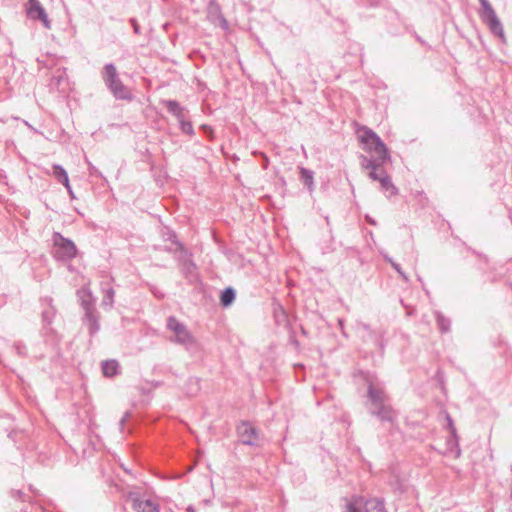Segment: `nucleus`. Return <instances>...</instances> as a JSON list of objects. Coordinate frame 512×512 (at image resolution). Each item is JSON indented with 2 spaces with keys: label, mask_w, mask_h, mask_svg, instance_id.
Returning <instances> with one entry per match:
<instances>
[{
  "label": "nucleus",
  "mask_w": 512,
  "mask_h": 512,
  "mask_svg": "<svg viewBox=\"0 0 512 512\" xmlns=\"http://www.w3.org/2000/svg\"><path fill=\"white\" fill-rule=\"evenodd\" d=\"M104 86L116 101L132 102L135 98L132 90L120 78L114 63H107L101 70Z\"/></svg>",
  "instance_id": "obj_1"
},
{
  "label": "nucleus",
  "mask_w": 512,
  "mask_h": 512,
  "mask_svg": "<svg viewBox=\"0 0 512 512\" xmlns=\"http://www.w3.org/2000/svg\"><path fill=\"white\" fill-rule=\"evenodd\" d=\"M167 329L173 333L169 340L173 343L183 346L190 354H196L200 351V345L194 338L188 328L176 317L167 318Z\"/></svg>",
  "instance_id": "obj_2"
},
{
  "label": "nucleus",
  "mask_w": 512,
  "mask_h": 512,
  "mask_svg": "<svg viewBox=\"0 0 512 512\" xmlns=\"http://www.w3.org/2000/svg\"><path fill=\"white\" fill-rule=\"evenodd\" d=\"M76 294L78 302L85 312L83 321L86 323L89 333L93 335L96 332L95 299L93 292L89 286H84L78 289Z\"/></svg>",
  "instance_id": "obj_3"
},
{
  "label": "nucleus",
  "mask_w": 512,
  "mask_h": 512,
  "mask_svg": "<svg viewBox=\"0 0 512 512\" xmlns=\"http://www.w3.org/2000/svg\"><path fill=\"white\" fill-rule=\"evenodd\" d=\"M52 243L51 254L57 261H70L77 254V248L74 242L64 237L60 232H54L52 234Z\"/></svg>",
  "instance_id": "obj_4"
},
{
  "label": "nucleus",
  "mask_w": 512,
  "mask_h": 512,
  "mask_svg": "<svg viewBox=\"0 0 512 512\" xmlns=\"http://www.w3.org/2000/svg\"><path fill=\"white\" fill-rule=\"evenodd\" d=\"M481 5L480 17L481 20L489 27L492 34L503 38L504 30L495 10L488 0H479Z\"/></svg>",
  "instance_id": "obj_5"
},
{
  "label": "nucleus",
  "mask_w": 512,
  "mask_h": 512,
  "mask_svg": "<svg viewBox=\"0 0 512 512\" xmlns=\"http://www.w3.org/2000/svg\"><path fill=\"white\" fill-rule=\"evenodd\" d=\"M41 318L43 323V336L47 337L49 334H53L54 330L50 327L52 324L55 315L56 308L53 305V299L51 297H43L41 298Z\"/></svg>",
  "instance_id": "obj_6"
},
{
  "label": "nucleus",
  "mask_w": 512,
  "mask_h": 512,
  "mask_svg": "<svg viewBox=\"0 0 512 512\" xmlns=\"http://www.w3.org/2000/svg\"><path fill=\"white\" fill-rule=\"evenodd\" d=\"M25 7L26 14L29 19L40 21L45 28L50 29L51 21L39 0H28Z\"/></svg>",
  "instance_id": "obj_7"
},
{
  "label": "nucleus",
  "mask_w": 512,
  "mask_h": 512,
  "mask_svg": "<svg viewBox=\"0 0 512 512\" xmlns=\"http://www.w3.org/2000/svg\"><path fill=\"white\" fill-rule=\"evenodd\" d=\"M360 327L364 330L365 334L362 335L363 342L368 345L379 349V355L382 357L384 354V340L381 331L373 330L369 324L361 323Z\"/></svg>",
  "instance_id": "obj_8"
},
{
  "label": "nucleus",
  "mask_w": 512,
  "mask_h": 512,
  "mask_svg": "<svg viewBox=\"0 0 512 512\" xmlns=\"http://www.w3.org/2000/svg\"><path fill=\"white\" fill-rule=\"evenodd\" d=\"M237 434L242 444L248 446L258 445V430L248 421H241V423L237 426Z\"/></svg>",
  "instance_id": "obj_9"
},
{
  "label": "nucleus",
  "mask_w": 512,
  "mask_h": 512,
  "mask_svg": "<svg viewBox=\"0 0 512 512\" xmlns=\"http://www.w3.org/2000/svg\"><path fill=\"white\" fill-rule=\"evenodd\" d=\"M48 87L51 91H57L63 94L66 93L69 89L66 69H56L49 80Z\"/></svg>",
  "instance_id": "obj_10"
},
{
  "label": "nucleus",
  "mask_w": 512,
  "mask_h": 512,
  "mask_svg": "<svg viewBox=\"0 0 512 512\" xmlns=\"http://www.w3.org/2000/svg\"><path fill=\"white\" fill-rule=\"evenodd\" d=\"M129 500L135 512H160L158 503L151 499H142L137 493H130Z\"/></svg>",
  "instance_id": "obj_11"
},
{
  "label": "nucleus",
  "mask_w": 512,
  "mask_h": 512,
  "mask_svg": "<svg viewBox=\"0 0 512 512\" xmlns=\"http://www.w3.org/2000/svg\"><path fill=\"white\" fill-rule=\"evenodd\" d=\"M371 415L377 417L383 424L393 427L396 419L394 410L386 404L368 408Z\"/></svg>",
  "instance_id": "obj_12"
},
{
  "label": "nucleus",
  "mask_w": 512,
  "mask_h": 512,
  "mask_svg": "<svg viewBox=\"0 0 512 512\" xmlns=\"http://www.w3.org/2000/svg\"><path fill=\"white\" fill-rule=\"evenodd\" d=\"M446 419V428L450 432V437L447 440V445L449 447V450L453 453H455V457L458 458L461 455V449L459 445V438L457 434L456 427L454 425L453 419L450 416V414L446 413L445 415Z\"/></svg>",
  "instance_id": "obj_13"
},
{
  "label": "nucleus",
  "mask_w": 512,
  "mask_h": 512,
  "mask_svg": "<svg viewBox=\"0 0 512 512\" xmlns=\"http://www.w3.org/2000/svg\"><path fill=\"white\" fill-rule=\"evenodd\" d=\"M364 149L370 153H373L375 156H378L382 160H390L391 158L386 144L379 136L376 137V139L373 140L370 144L366 145Z\"/></svg>",
  "instance_id": "obj_14"
},
{
  "label": "nucleus",
  "mask_w": 512,
  "mask_h": 512,
  "mask_svg": "<svg viewBox=\"0 0 512 512\" xmlns=\"http://www.w3.org/2000/svg\"><path fill=\"white\" fill-rule=\"evenodd\" d=\"M182 252L183 255L180 258L181 271L185 278L191 281L195 278L197 266L185 249Z\"/></svg>",
  "instance_id": "obj_15"
},
{
  "label": "nucleus",
  "mask_w": 512,
  "mask_h": 512,
  "mask_svg": "<svg viewBox=\"0 0 512 512\" xmlns=\"http://www.w3.org/2000/svg\"><path fill=\"white\" fill-rule=\"evenodd\" d=\"M163 104L165 105L167 111L172 114L180 124L181 121L185 120V112L187 111L185 107L181 106V104L176 100H164Z\"/></svg>",
  "instance_id": "obj_16"
},
{
  "label": "nucleus",
  "mask_w": 512,
  "mask_h": 512,
  "mask_svg": "<svg viewBox=\"0 0 512 512\" xmlns=\"http://www.w3.org/2000/svg\"><path fill=\"white\" fill-rule=\"evenodd\" d=\"M101 371L104 377L113 378L120 374L121 366L116 359H108L101 362Z\"/></svg>",
  "instance_id": "obj_17"
},
{
  "label": "nucleus",
  "mask_w": 512,
  "mask_h": 512,
  "mask_svg": "<svg viewBox=\"0 0 512 512\" xmlns=\"http://www.w3.org/2000/svg\"><path fill=\"white\" fill-rule=\"evenodd\" d=\"M101 291L103 293V298L101 301V306L104 309H111L114 304V296L115 291L114 288L110 285V283H101Z\"/></svg>",
  "instance_id": "obj_18"
},
{
  "label": "nucleus",
  "mask_w": 512,
  "mask_h": 512,
  "mask_svg": "<svg viewBox=\"0 0 512 512\" xmlns=\"http://www.w3.org/2000/svg\"><path fill=\"white\" fill-rule=\"evenodd\" d=\"M367 394H368V399L370 401L369 407H375V406L385 404L384 403V392L381 389L376 388L373 384L368 385Z\"/></svg>",
  "instance_id": "obj_19"
},
{
  "label": "nucleus",
  "mask_w": 512,
  "mask_h": 512,
  "mask_svg": "<svg viewBox=\"0 0 512 512\" xmlns=\"http://www.w3.org/2000/svg\"><path fill=\"white\" fill-rule=\"evenodd\" d=\"M53 176L54 178L61 184H63L69 193H72V189L69 182V177L67 171L63 168V166L59 164H54L52 166Z\"/></svg>",
  "instance_id": "obj_20"
},
{
  "label": "nucleus",
  "mask_w": 512,
  "mask_h": 512,
  "mask_svg": "<svg viewBox=\"0 0 512 512\" xmlns=\"http://www.w3.org/2000/svg\"><path fill=\"white\" fill-rule=\"evenodd\" d=\"M388 161L389 160H382L378 156H375V155H373L370 158L361 155V166L364 169L371 170V169H374V168H381Z\"/></svg>",
  "instance_id": "obj_21"
},
{
  "label": "nucleus",
  "mask_w": 512,
  "mask_h": 512,
  "mask_svg": "<svg viewBox=\"0 0 512 512\" xmlns=\"http://www.w3.org/2000/svg\"><path fill=\"white\" fill-rule=\"evenodd\" d=\"M236 298V291L233 287H226L221 291L220 294V304L222 307L227 308L230 307Z\"/></svg>",
  "instance_id": "obj_22"
},
{
  "label": "nucleus",
  "mask_w": 512,
  "mask_h": 512,
  "mask_svg": "<svg viewBox=\"0 0 512 512\" xmlns=\"http://www.w3.org/2000/svg\"><path fill=\"white\" fill-rule=\"evenodd\" d=\"M378 135L370 128L366 126H362L358 130V138L362 144H364V147L368 144H370L373 140L376 139Z\"/></svg>",
  "instance_id": "obj_23"
},
{
  "label": "nucleus",
  "mask_w": 512,
  "mask_h": 512,
  "mask_svg": "<svg viewBox=\"0 0 512 512\" xmlns=\"http://www.w3.org/2000/svg\"><path fill=\"white\" fill-rule=\"evenodd\" d=\"M379 182L384 191L390 192V196L398 193V189L394 186L390 176L385 171H381V178L379 179Z\"/></svg>",
  "instance_id": "obj_24"
},
{
  "label": "nucleus",
  "mask_w": 512,
  "mask_h": 512,
  "mask_svg": "<svg viewBox=\"0 0 512 512\" xmlns=\"http://www.w3.org/2000/svg\"><path fill=\"white\" fill-rule=\"evenodd\" d=\"M300 179L310 192L314 190V173L307 168H300Z\"/></svg>",
  "instance_id": "obj_25"
},
{
  "label": "nucleus",
  "mask_w": 512,
  "mask_h": 512,
  "mask_svg": "<svg viewBox=\"0 0 512 512\" xmlns=\"http://www.w3.org/2000/svg\"><path fill=\"white\" fill-rule=\"evenodd\" d=\"M435 320L438 326V329L441 333H447L450 331L451 321L449 318L445 317L443 313L440 311L434 312Z\"/></svg>",
  "instance_id": "obj_26"
},
{
  "label": "nucleus",
  "mask_w": 512,
  "mask_h": 512,
  "mask_svg": "<svg viewBox=\"0 0 512 512\" xmlns=\"http://www.w3.org/2000/svg\"><path fill=\"white\" fill-rule=\"evenodd\" d=\"M381 256L383 257V259L388 262L394 269L395 271L399 274V276L402 278V280L406 283L409 282V277L408 275L403 271V269L401 268V266L395 262L392 257H390L386 252H383L381 251L380 252Z\"/></svg>",
  "instance_id": "obj_27"
},
{
  "label": "nucleus",
  "mask_w": 512,
  "mask_h": 512,
  "mask_svg": "<svg viewBox=\"0 0 512 512\" xmlns=\"http://www.w3.org/2000/svg\"><path fill=\"white\" fill-rule=\"evenodd\" d=\"M162 236L165 241H171L172 244L177 246V249H179L180 251H184L183 244L178 241L177 235L173 230L167 229V231H165Z\"/></svg>",
  "instance_id": "obj_28"
},
{
  "label": "nucleus",
  "mask_w": 512,
  "mask_h": 512,
  "mask_svg": "<svg viewBox=\"0 0 512 512\" xmlns=\"http://www.w3.org/2000/svg\"><path fill=\"white\" fill-rule=\"evenodd\" d=\"M368 508L376 510L378 512H385V503L381 498H375L367 502Z\"/></svg>",
  "instance_id": "obj_29"
},
{
  "label": "nucleus",
  "mask_w": 512,
  "mask_h": 512,
  "mask_svg": "<svg viewBox=\"0 0 512 512\" xmlns=\"http://www.w3.org/2000/svg\"><path fill=\"white\" fill-rule=\"evenodd\" d=\"M179 128L186 135L193 136L195 134L192 122L189 120L181 121Z\"/></svg>",
  "instance_id": "obj_30"
},
{
  "label": "nucleus",
  "mask_w": 512,
  "mask_h": 512,
  "mask_svg": "<svg viewBox=\"0 0 512 512\" xmlns=\"http://www.w3.org/2000/svg\"><path fill=\"white\" fill-rule=\"evenodd\" d=\"M200 390L199 379L198 378H190L188 380V390L187 393L189 395H195Z\"/></svg>",
  "instance_id": "obj_31"
},
{
  "label": "nucleus",
  "mask_w": 512,
  "mask_h": 512,
  "mask_svg": "<svg viewBox=\"0 0 512 512\" xmlns=\"http://www.w3.org/2000/svg\"><path fill=\"white\" fill-rule=\"evenodd\" d=\"M320 249L322 254H329L335 251L334 238L332 235L330 236V239L327 242L320 246Z\"/></svg>",
  "instance_id": "obj_32"
},
{
  "label": "nucleus",
  "mask_w": 512,
  "mask_h": 512,
  "mask_svg": "<svg viewBox=\"0 0 512 512\" xmlns=\"http://www.w3.org/2000/svg\"><path fill=\"white\" fill-rule=\"evenodd\" d=\"M13 348L17 355H19L21 357L27 356V347L23 342H21V341L14 342Z\"/></svg>",
  "instance_id": "obj_33"
},
{
  "label": "nucleus",
  "mask_w": 512,
  "mask_h": 512,
  "mask_svg": "<svg viewBox=\"0 0 512 512\" xmlns=\"http://www.w3.org/2000/svg\"><path fill=\"white\" fill-rule=\"evenodd\" d=\"M355 2L360 6L376 7L379 5L380 0H355Z\"/></svg>",
  "instance_id": "obj_34"
},
{
  "label": "nucleus",
  "mask_w": 512,
  "mask_h": 512,
  "mask_svg": "<svg viewBox=\"0 0 512 512\" xmlns=\"http://www.w3.org/2000/svg\"><path fill=\"white\" fill-rule=\"evenodd\" d=\"M380 168H374V169H371L370 172H369V177L374 180V181H379V179L381 178V173H378V170Z\"/></svg>",
  "instance_id": "obj_35"
},
{
  "label": "nucleus",
  "mask_w": 512,
  "mask_h": 512,
  "mask_svg": "<svg viewBox=\"0 0 512 512\" xmlns=\"http://www.w3.org/2000/svg\"><path fill=\"white\" fill-rule=\"evenodd\" d=\"M130 23H131V25L133 27L134 33L139 35L140 34V26H139L137 20L135 18H131L130 19Z\"/></svg>",
  "instance_id": "obj_36"
},
{
  "label": "nucleus",
  "mask_w": 512,
  "mask_h": 512,
  "mask_svg": "<svg viewBox=\"0 0 512 512\" xmlns=\"http://www.w3.org/2000/svg\"><path fill=\"white\" fill-rule=\"evenodd\" d=\"M94 450H95V446L91 442L89 448L83 450V457H86L87 454H88L89 457L93 456Z\"/></svg>",
  "instance_id": "obj_37"
},
{
  "label": "nucleus",
  "mask_w": 512,
  "mask_h": 512,
  "mask_svg": "<svg viewBox=\"0 0 512 512\" xmlns=\"http://www.w3.org/2000/svg\"><path fill=\"white\" fill-rule=\"evenodd\" d=\"M469 251H471L474 255L478 256L481 260H483L485 263L488 262V257L482 253H479L471 248H469Z\"/></svg>",
  "instance_id": "obj_38"
},
{
  "label": "nucleus",
  "mask_w": 512,
  "mask_h": 512,
  "mask_svg": "<svg viewBox=\"0 0 512 512\" xmlns=\"http://www.w3.org/2000/svg\"><path fill=\"white\" fill-rule=\"evenodd\" d=\"M23 495H24V493L22 492V490H12L11 491V496L13 498L21 499Z\"/></svg>",
  "instance_id": "obj_39"
},
{
  "label": "nucleus",
  "mask_w": 512,
  "mask_h": 512,
  "mask_svg": "<svg viewBox=\"0 0 512 512\" xmlns=\"http://www.w3.org/2000/svg\"><path fill=\"white\" fill-rule=\"evenodd\" d=\"M202 129L209 135V136H212L213 135V130L210 126L208 125H202Z\"/></svg>",
  "instance_id": "obj_40"
},
{
  "label": "nucleus",
  "mask_w": 512,
  "mask_h": 512,
  "mask_svg": "<svg viewBox=\"0 0 512 512\" xmlns=\"http://www.w3.org/2000/svg\"><path fill=\"white\" fill-rule=\"evenodd\" d=\"M365 218H366V221H367L370 225L375 226V225L377 224V223H376V221H375L371 216L366 215V217H365Z\"/></svg>",
  "instance_id": "obj_41"
},
{
  "label": "nucleus",
  "mask_w": 512,
  "mask_h": 512,
  "mask_svg": "<svg viewBox=\"0 0 512 512\" xmlns=\"http://www.w3.org/2000/svg\"><path fill=\"white\" fill-rule=\"evenodd\" d=\"M165 251H167V252H174V251H180V250H179V249H177V247H176V248L166 247V248H165Z\"/></svg>",
  "instance_id": "obj_42"
},
{
  "label": "nucleus",
  "mask_w": 512,
  "mask_h": 512,
  "mask_svg": "<svg viewBox=\"0 0 512 512\" xmlns=\"http://www.w3.org/2000/svg\"><path fill=\"white\" fill-rule=\"evenodd\" d=\"M186 511L187 512H195V507L192 506V505H189L187 508H186Z\"/></svg>",
  "instance_id": "obj_43"
},
{
  "label": "nucleus",
  "mask_w": 512,
  "mask_h": 512,
  "mask_svg": "<svg viewBox=\"0 0 512 512\" xmlns=\"http://www.w3.org/2000/svg\"><path fill=\"white\" fill-rule=\"evenodd\" d=\"M267 163H268V159H267V158H265L264 168H266V167H267Z\"/></svg>",
  "instance_id": "obj_44"
},
{
  "label": "nucleus",
  "mask_w": 512,
  "mask_h": 512,
  "mask_svg": "<svg viewBox=\"0 0 512 512\" xmlns=\"http://www.w3.org/2000/svg\"><path fill=\"white\" fill-rule=\"evenodd\" d=\"M339 325H340L341 327L343 326V320H342V319H340V320H339Z\"/></svg>",
  "instance_id": "obj_45"
}]
</instances>
